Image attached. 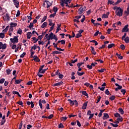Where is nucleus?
<instances>
[{
	"label": "nucleus",
	"mask_w": 129,
	"mask_h": 129,
	"mask_svg": "<svg viewBox=\"0 0 129 129\" xmlns=\"http://www.w3.org/2000/svg\"><path fill=\"white\" fill-rule=\"evenodd\" d=\"M18 37L19 36H14V38H11L10 40L11 43L13 44H15L16 43H18Z\"/></svg>",
	"instance_id": "f257e3e1"
},
{
	"label": "nucleus",
	"mask_w": 129,
	"mask_h": 129,
	"mask_svg": "<svg viewBox=\"0 0 129 129\" xmlns=\"http://www.w3.org/2000/svg\"><path fill=\"white\" fill-rule=\"evenodd\" d=\"M7 44L4 43L2 42H0V49L5 50L7 48Z\"/></svg>",
	"instance_id": "f03ea898"
},
{
	"label": "nucleus",
	"mask_w": 129,
	"mask_h": 129,
	"mask_svg": "<svg viewBox=\"0 0 129 129\" xmlns=\"http://www.w3.org/2000/svg\"><path fill=\"white\" fill-rule=\"evenodd\" d=\"M60 3L61 7H64L65 6L64 4H67L69 3V0H60Z\"/></svg>",
	"instance_id": "7ed1b4c3"
},
{
	"label": "nucleus",
	"mask_w": 129,
	"mask_h": 129,
	"mask_svg": "<svg viewBox=\"0 0 129 129\" xmlns=\"http://www.w3.org/2000/svg\"><path fill=\"white\" fill-rule=\"evenodd\" d=\"M119 11H116V15L118 17H121L122 16V13L123 12V10H122L121 8L119 9Z\"/></svg>",
	"instance_id": "20e7f679"
},
{
	"label": "nucleus",
	"mask_w": 129,
	"mask_h": 129,
	"mask_svg": "<svg viewBox=\"0 0 129 129\" xmlns=\"http://www.w3.org/2000/svg\"><path fill=\"white\" fill-rule=\"evenodd\" d=\"M127 32H128V24L125 25L122 29V33Z\"/></svg>",
	"instance_id": "39448f33"
},
{
	"label": "nucleus",
	"mask_w": 129,
	"mask_h": 129,
	"mask_svg": "<svg viewBox=\"0 0 129 129\" xmlns=\"http://www.w3.org/2000/svg\"><path fill=\"white\" fill-rule=\"evenodd\" d=\"M13 4L16 7L17 9H18L19 7V2L17 0H13Z\"/></svg>",
	"instance_id": "423d86ee"
},
{
	"label": "nucleus",
	"mask_w": 129,
	"mask_h": 129,
	"mask_svg": "<svg viewBox=\"0 0 129 129\" xmlns=\"http://www.w3.org/2000/svg\"><path fill=\"white\" fill-rule=\"evenodd\" d=\"M33 27H34V24L32 22L30 23L29 25L27 26V28H29L30 30H35V28Z\"/></svg>",
	"instance_id": "0eeeda50"
},
{
	"label": "nucleus",
	"mask_w": 129,
	"mask_h": 129,
	"mask_svg": "<svg viewBox=\"0 0 129 129\" xmlns=\"http://www.w3.org/2000/svg\"><path fill=\"white\" fill-rule=\"evenodd\" d=\"M32 60L36 61V62H40V59H39V58L38 57L37 55H34V58L32 59Z\"/></svg>",
	"instance_id": "6e6552de"
},
{
	"label": "nucleus",
	"mask_w": 129,
	"mask_h": 129,
	"mask_svg": "<svg viewBox=\"0 0 129 129\" xmlns=\"http://www.w3.org/2000/svg\"><path fill=\"white\" fill-rule=\"evenodd\" d=\"M53 3V2H51V3H50L49 1L48 2H46V8L48 9L50 7H51L52 6V4Z\"/></svg>",
	"instance_id": "1a4fd4ad"
},
{
	"label": "nucleus",
	"mask_w": 129,
	"mask_h": 129,
	"mask_svg": "<svg viewBox=\"0 0 129 129\" xmlns=\"http://www.w3.org/2000/svg\"><path fill=\"white\" fill-rule=\"evenodd\" d=\"M88 103V101H86L85 102H84L82 107V109H83V110L86 109Z\"/></svg>",
	"instance_id": "9d476101"
},
{
	"label": "nucleus",
	"mask_w": 129,
	"mask_h": 129,
	"mask_svg": "<svg viewBox=\"0 0 129 129\" xmlns=\"http://www.w3.org/2000/svg\"><path fill=\"white\" fill-rule=\"evenodd\" d=\"M54 34L52 32H51L49 35V38H47V40H52L54 37Z\"/></svg>",
	"instance_id": "9b49d317"
},
{
	"label": "nucleus",
	"mask_w": 129,
	"mask_h": 129,
	"mask_svg": "<svg viewBox=\"0 0 129 129\" xmlns=\"http://www.w3.org/2000/svg\"><path fill=\"white\" fill-rule=\"evenodd\" d=\"M90 48H91V52L94 55H96L97 54V52L95 51V48L93 46H91L90 47Z\"/></svg>",
	"instance_id": "f8f14e48"
},
{
	"label": "nucleus",
	"mask_w": 129,
	"mask_h": 129,
	"mask_svg": "<svg viewBox=\"0 0 129 129\" xmlns=\"http://www.w3.org/2000/svg\"><path fill=\"white\" fill-rule=\"evenodd\" d=\"M103 114L104 116L102 117L103 119L105 120L106 119L109 118V115H108V114H107V113H104Z\"/></svg>",
	"instance_id": "ddd939ff"
},
{
	"label": "nucleus",
	"mask_w": 129,
	"mask_h": 129,
	"mask_svg": "<svg viewBox=\"0 0 129 129\" xmlns=\"http://www.w3.org/2000/svg\"><path fill=\"white\" fill-rule=\"evenodd\" d=\"M63 84V82L62 81H60L59 82L53 84V87H56V86H60L61 84Z\"/></svg>",
	"instance_id": "4468645a"
},
{
	"label": "nucleus",
	"mask_w": 129,
	"mask_h": 129,
	"mask_svg": "<svg viewBox=\"0 0 129 129\" xmlns=\"http://www.w3.org/2000/svg\"><path fill=\"white\" fill-rule=\"evenodd\" d=\"M32 33L31 32H29L26 34L27 35V38L28 39H30L31 37V36H32Z\"/></svg>",
	"instance_id": "2eb2a0df"
},
{
	"label": "nucleus",
	"mask_w": 129,
	"mask_h": 129,
	"mask_svg": "<svg viewBox=\"0 0 129 129\" xmlns=\"http://www.w3.org/2000/svg\"><path fill=\"white\" fill-rule=\"evenodd\" d=\"M47 25H48V23L46 22H44L42 24V25H41V27L42 28H45L46 27H47Z\"/></svg>",
	"instance_id": "dca6fc26"
},
{
	"label": "nucleus",
	"mask_w": 129,
	"mask_h": 129,
	"mask_svg": "<svg viewBox=\"0 0 129 129\" xmlns=\"http://www.w3.org/2000/svg\"><path fill=\"white\" fill-rule=\"evenodd\" d=\"M82 94L84 95V96H86V97H89V95L86 91H82Z\"/></svg>",
	"instance_id": "f3484780"
},
{
	"label": "nucleus",
	"mask_w": 129,
	"mask_h": 129,
	"mask_svg": "<svg viewBox=\"0 0 129 129\" xmlns=\"http://www.w3.org/2000/svg\"><path fill=\"white\" fill-rule=\"evenodd\" d=\"M10 27H12V28L15 27L17 26V24L16 23L11 22L10 24Z\"/></svg>",
	"instance_id": "a211bd4d"
},
{
	"label": "nucleus",
	"mask_w": 129,
	"mask_h": 129,
	"mask_svg": "<svg viewBox=\"0 0 129 129\" xmlns=\"http://www.w3.org/2000/svg\"><path fill=\"white\" fill-rule=\"evenodd\" d=\"M22 81V79H19V80L15 79V84H21V82Z\"/></svg>",
	"instance_id": "6ab92c4d"
},
{
	"label": "nucleus",
	"mask_w": 129,
	"mask_h": 129,
	"mask_svg": "<svg viewBox=\"0 0 129 129\" xmlns=\"http://www.w3.org/2000/svg\"><path fill=\"white\" fill-rule=\"evenodd\" d=\"M115 85L116 87H117V89H118V90H120V89H122V86L120 85H119V84H118V83H115Z\"/></svg>",
	"instance_id": "aec40b11"
},
{
	"label": "nucleus",
	"mask_w": 129,
	"mask_h": 129,
	"mask_svg": "<svg viewBox=\"0 0 129 129\" xmlns=\"http://www.w3.org/2000/svg\"><path fill=\"white\" fill-rule=\"evenodd\" d=\"M107 4L113 6L114 5V2L112 0H108Z\"/></svg>",
	"instance_id": "412c9836"
},
{
	"label": "nucleus",
	"mask_w": 129,
	"mask_h": 129,
	"mask_svg": "<svg viewBox=\"0 0 129 129\" xmlns=\"http://www.w3.org/2000/svg\"><path fill=\"white\" fill-rule=\"evenodd\" d=\"M39 106L41 109H43V105L42 104V100L41 99H39Z\"/></svg>",
	"instance_id": "4be33fe9"
},
{
	"label": "nucleus",
	"mask_w": 129,
	"mask_h": 129,
	"mask_svg": "<svg viewBox=\"0 0 129 129\" xmlns=\"http://www.w3.org/2000/svg\"><path fill=\"white\" fill-rule=\"evenodd\" d=\"M32 39L34 41V43H36L39 40V39L36 38V37H33Z\"/></svg>",
	"instance_id": "5701e85b"
},
{
	"label": "nucleus",
	"mask_w": 129,
	"mask_h": 129,
	"mask_svg": "<svg viewBox=\"0 0 129 129\" xmlns=\"http://www.w3.org/2000/svg\"><path fill=\"white\" fill-rule=\"evenodd\" d=\"M68 101L69 102L71 105L73 106L75 105L74 101H73L72 99H68Z\"/></svg>",
	"instance_id": "b1692460"
},
{
	"label": "nucleus",
	"mask_w": 129,
	"mask_h": 129,
	"mask_svg": "<svg viewBox=\"0 0 129 129\" xmlns=\"http://www.w3.org/2000/svg\"><path fill=\"white\" fill-rule=\"evenodd\" d=\"M106 71V69H103V68L101 69L100 70L99 69L97 70V71L101 73H104Z\"/></svg>",
	"instance_id": "393cba45"
},
{
	"label": "nucleus",
	"mask_w": 129,
	"mask_h": 129,
	"mask_svg": "<svg viewBox=\"0 0 129 129\" xmlns=\"http://www.w3.org/2000/svg\"><path fill=\"white\" fill-rule=\"evenodd\" d=\"M90 42L93 43L95 44V46H97L98 45V42L95 40H92L90 41Z\"/></svg>",
	"instance_id": "a878e982"
},
{
	"label": "nucleus",
	"mask_w": 129,
	"mask_h": 129,
	"mask_svg": "<svg viewBox=\"0 0 129 129\" xmlns=\"http://www.w3.org/2000/svg\"><path fill=\"white\" fill-rule=\"evenodd\" d=\"M78 12L79 13V15H82L84 12L83 11V9L82 8H80L78 11Z\"/></svg>",
	"instance_id": "bb28decb"
},
{
	"label": "nucleus",
	"mask_w": 129,
	"mask_h": 129,
	"mask_svg": "<svg viewBox=\"0 0 129 129\" xmlns=\"http://www.w3.org/2000/svg\"><path fill=\"white\" fill-rule=\"evenodd\" d=\"M77 73L79 76H82L83 75H84L85 74V72H80L79 71H77Z\"/></svg>",
	"instance_id": "cd10ccee"
},
{
	"label": "nucleus",
	"mask_w": 129,
	"mask_h": 129,
	"mask_svg": "<svg viewBox=\"0 0 129 129\" xmlns=\"http://www.w3.org/2000/svg\"><path fill=\"white\" fill-rule=\"evenodd\" d=\"M115 44H114V43H112V44H109L108 45V46H107V48H108V49H110V48H112L113 47H114V46H115Z\"/></svg>",
	"instance_id": "c85d7f7f"
},
{
	"label": "nucleus",
	"mask_w": 129,
	"mask_h": 129,
	"mask_svg": "<svg viewBox=\"0 0 129 129\" xmlns=\"http://www.w3.org/2000/svg\"><path fill=\"white\" fill-rule=\"evenodd\" d=\"M122 0H117V2H115L114 4H113V6H115L116 5H119L120 3H121Z\"/></svg>",
	"instance_id": "c756f323"
},
{
	"label": "nucleus",
	"mask_w": 129,
	"mask_h": 129,
	"mask_svg": "<svg viewBox=\"0 0 129 129\" xmlns=\"http://www.w3.org/2000/svg\"><path fill=\"white\" fill-rule=\"evenodd\" d=\"M16 104L21 105L22 107H24L23 102L22 101H19L16 102Z\"/></svg>",
	"instance_id": "7c9ffc66"
},
{
	"label": "nucleus",
	"mask_w": 129,
	"mask_h": 129,
	"mask_svg": "<svg viewBox=\"0 0 129 129\" xmlns=\"http://www.w3.org/2000/svg\"><path fill=\"white\" fill-rule=\"evenodd\" d=\"M10 28V26H7L3 30V32H4V33H6L9 29Z\"/></svg>",
	"instance_id": "2f4dec72"
},
{
	"label": "nucleus",
	"mask_w": 129,
	"mask_h": 129,
	"mask_svg": "<svg viewBox=\"0 0 129 129\" xmlns=\"http://www.w3.org/2000/svg\"><path fill=\"white\" fill-rule=\"evenodd\" d=\"M48 70V68L42 69L40 72H38L40 74H45V72Z\"/></svg>",
	"instance_id": "473e14b6"
},
{
	"label": "nucleus",
	"mask_w": 129,
	"mask_h": 129,
	"mask_svg": "<svg viewBox=\"0 0 129 129\" xmlns=\"http://www.w3.org/2000/svg\"><path fill=\"white\" fill-rule=\"evenodd\" d=\"M124 41L126 43L128 44L129 43V37H128V36H126V38L124 39Z\"/></svg>",
	"instance_id": "72a5a7b5"
},
{
	"label": "nucleus",
	"mask_w": 129,
	"mask_h": 129,
	"mask_svg": "<svg viewBox=\"0 0 129 129\" xmlns=\"http://www.w3.org/2000/svg\"><path fill=\"white\" fill-rule=\"evenodd\" d=\"M47 19V17L46 16H44L42 20H41V23H42L44 21H45Z\"/></svg>",
	"instance_id": "f704fd0d"
},
{
	"label": "nucleus",
	"mask_w": 129,
	"mask_h": 129,
	"mask_svg": "<svg viewBox=\"0 0 129 129\" xmlns=\"http://www.w3.org/2000/svg\"><path fill=\"white\" fill-rule=\"evenodd\" d=\"M6 17L7 18V20L8 21H10V17L9 16V13H7L6 14Z\"/></svg>",
	"instance_id": "c9c22d12"
},
{
	"label": "nucleus",
	"mask_w": 129,
	"mask_h": 129,
	"mask_svg": "<svg viewBox=\"0 0 129 129\" xmlns=\"http://www.w3.org/2000/svg\"><path fill=\"white\" fill-rule=\"evenodd\" d=\"M54 27H55V24H52L51 27H50L49 32H50L51 31H52L53 30V29L54 28Z\"/></svg>",
	"instance_id": "e433bc0d"
},
{
	"label": "nucleus",
	"mask_w": 129,
	"mask_h": 129,
	"mask_svg": "<svg viewBox=\"0 0 129 129\" xmlns=\"http://www.w3.org/2000/svg\"><path fill=\"white\" fill-rule=\"evenodd\" d=\"M22 30L21 28H19L17 32V34H18L19 35H21L22 33Z\"/></svg>",
	"instance_id": "4c0bfd02"
},
{
	"label": "nucleus",
	"mask_w": 129,
	"mask_h": 129,
	"mask_svg": "<svg viewBox=\"0 0 129 129\" xmlns=\"http://www.w3.org/2000/svg\"><path fill=\"white\" fill-rule=\"evenodd\" d=\"M52 10L54 13H57L58 11V8L56 7L55 6L53 7Z\"/></svg>",
	"instance_id": "58836bf2"
},
{
	"label": "nucleus",
	"mask_w": 129,
	"mask_h": 129,
	"mask_svg": "<svg viewBox=\"0 0 129 129\" xmlns=\"http://www.w3.org/2000/svg\"><path fill=\"white\" fill-rule=\"evenodd\" d=\"M115 99V95H111L110 97H109V99L111 101H113Z\"/></svg>",
	"instance_id": "ea45409f"
},
{
	"label": "nucleus",
	"mask_w": 129,
	"mask_h": 129,
	"mask_svg": "<svg viewBox=\"0 0 129 129\" xmlns=\"http://www.w3.org/2000/svg\"><path fill=\"white\" fill-rule=\"evenodd\" d=\"M105 94L107 95H110L111 94L110 92L109 91L108 89H107L105 91Z\"/></svg>",
	"instance_id": "a19ab883"
},
{
	"label": "nucleus",
	"mask_w": 129,
	"mask_h": 129,
	"mask_svg": "<svg viewBox=\"0 0 129 129\" xmlns=\"http://www.w3.org/2000/svg\"><path fill=\"white\" fill-rule=\"evenodd\" d=\"M118 110L121 114H123L124 113V111H123V110H122L121 108H119L118 109Z\"/></svg>",
	"instance_id": "79ce46f5"
},
{
	"label": "nucleus",
	"mask_w": 129,
	"mask_h": 129,
	"mask_svg": "<svg viewBox=\"0 0 129 129\" xmlns=\"http://www.w3.org/2000/svg\"><path fill=\"white\" fill-rule=\"evenodd\" d=\"M116 56H117V57L118 58V59L121 60L122 59V56L120 55V54H118V53H116Z\"/></svg>",
	"instance_id": "37998d69"
},
{
	"label": "nucleus",
	"mask_w": 129,
	"mask_h": 129,
	"mask_svg": "<svg viewBox=\"0 0 129 129\" xmlns=\"http://www.w3.org/2000/svg\"><path fill=\"white\" fill-rule=\"evenodd\" d=\"M58 77L60 79H62L64 77L63 75L61 74L60 73H58Z\"/></svg>",
	"instance_id": "c03bdc74"
},
{
	"label": "nucleus",
	"mask_w": 129,
	"mask_h": 129,
	"mask_svg": "<svg viewBox=\"0 0 129 129\" xmlns=\"http://www.w3.org/2000/svg\"><path fill=\"white\" fill-rule=\"evenodd\" d=\"M12 71V70H10V69H7L6 72H7V75H10Z\"/></svg>",
	"instance_id": "a18cd8bd"
},
{
	"label": "nucleus",
	"mask_w": 129,
	"mask_h": 129,
	"mask_svg": "<svg viewBox=\"0 0 129 129\" xmlns=\"http://www.w3.org/2000/svg\"><path fill=\"white\" fill-rule=\"evenodd\" d=\"M44 67H45L44 64L41 66L39 69L38 72H41V71H42V70H43V69Z\"/></svg>",
	"instance_id": "49530a36"
},
{
	"label": "nucleus",
	"mask_w": 129,
	"mask_h": 129,
	"mask_svg": "<svg viewBox=\"0 0 129 129\" xmlns=\"http://www.w3.org/2000/svg\"><path fill=\"white\" fill-rule=\"evenodd\" d=\"M116 120H118L119 122H122V120H123L122 117L121 116L119 117V118H117Z\"/></svg>",
	"instance_id": "de8ad7c7"
},
{
	"label": "nucleus",
	"mask_w": 129,
	"mask_h": 129,
	"mask_svg": "<svg viewBox=\"0 0 129 129\" xmlns=\"http://www.w3.org/2000/svg\"><path fill=\"white\" fill-rule=\"evenodd\" d=\"M5 37V34L4 33H0V38L3 39Z\"/></svg>",
	"instance_id": "09e8293b"
},
{
	"label": "nucleus",
	"mask_w": 129,
	"mask_h": 129,
	"mask_svg": "<svg viewBox=\"0 0 129 129\" xmlns=\"http://www.w3.org/2000/svg\"><path fill=\"white\" fill-rule=\"evenodd\" d=\"M82 36V35L80 34L79 33L76 35V38H79Z\"/></svg>",
	"instance_id": "8fccbe9b"
},
{
	"label": "nucleus",
	"mask_w": 129,
	"mask_h": 129,
	"mask_svg": "<svg viewBox=\"0 0 129 129\" xmlns=\"http://www.w3.org/2000/svg\"><path fill=\"white\" fill-rule=\"evenodd\" d=\"M120 91L123 95H124L125 94V93L126 92L125 89H121Z\"/></svg>",
	"instance_id": "3c124183"
},
{
	"label": "nucleus",
	"mask_w": 129,
	"mask_h": 129,
	"mask_svg": "<svg viewBox=\"0 0 129 129\" xmlns=\"http://www.w3.org/2000/svg\"><path fill=\"white\" fill-rule=\"evenodd\" d=\"M98 89H99L100 91H104L105 90V87H98Z\"/></svg>",
	"instance_id": "603ef678"
},
{
	"label": "nucleus",
	"mask_w": 129,
	"mask_h": 129,
	"mask_svg": "<svg viewBox=\"0 0 129 129\" xmlns=\"http://www.w3.org/2000/svg\"><path fill=\"white\" fill-rule=\"evenodd\" d=\"M108 18V16L107 15H106L105 14H103L102 16V19H106Z\"/></svg>",
	"instance_id": "864d4df0"
},
{
	"label": "nucleus",
	"mask_w": 129,
	"mask_h": 129,
	"mask_svg": "<svg viewBox=\"0 0 129 129\" xmlns=\"http://www.w3.org/2000/svg\"><path fill=\"white\" fill-rule=\"evenodd\" d=\"M58 128H64V126L62 124V123H60L58 125Z\"/></svg>",
	"instance_id": "5fc2aeb1"
},
{
	"label": "nucleus",
	"mask_w": 129,
	"mask_h": 129,
	"mask_svg": "<svg viewBox=\"0 0 129 129\" xmlns=\"http://www.w3.org/2000/svg\"><path fill=\"white\" fill-rule=\"evenodd\" d=\"M26 53L24 52H23L22 54H21V55H20V58H24V57L26 55Z\"/></svg>",
	"instance_id": "6e6d98bb"
},
{
	"label": "nucleus",
	"mask_w": 129,
	"mask_h": 129,
	"mask_svg": "<svg viewBox=\"0 0 129 129\" xmlns=\"http://www.w3.org/2000/svg\"><path fill=\"white\" fill-rule=\"evenodd\" d=\"M120 114H119V113H115V114H114L115 117H120Z\"/></svg>",
	"instance_id": "4d7b16f0"
},
{
	"label": "nucleus",
	"mask_w": 129,
	"mask_h": 129,
	"mask_svg": "<svg viewBox=\"0 0 129 129\" xmlns=\"http://www.w3.org/2000/svg\"><path fill=\"white\" fill-rule=\"evenodd\" d=\"M54 117V115L53 114H51L47 117V118L49 119H51Z\"/></svg>",
	"instance_id": "13d9d810"
},
{
	"label": "nucleus",
	"mask_w": 129,
	"mask_h": 129,
	"mask_svg": "<svg viewBox=\"0 0 129 129\" xmlns=\"http://www.w3.org/2000/svg\"><path fill=\"white\" fill-rule=\"evenodd\" d=\"M84 64V62H78V63H77V67H81V66H82V64Z\"/></svg>",
	"instance_id": "bf43d9fd"
},
{
	"label": "nucleus",
	"mask_w": 129,
	"mask_h": 129,
	"mask_svg": "<svg viewBox=\"0 0 129 129\" xmlns=\"http://www.w3.org/2000/svg\"><path fill=\"white\" fill-rule=\"evenodd\" d=\"M99 34V30H97L94 34V37H96Z\"/></svg>",
	"instance_id": "052dcab7"
},
{
	"label": "nucleus",
	"mask_w": 129,
	"mask_h": 129,
	"mask_svg": "<svg viewBox=\"0 0 129 129\" xmlns=\"http://www.w3.org/2000/svg\"><path fill=\"white\" fill-rule=\"evenodd\" d=\"M120 48L123 50L125 49V46H124L123 44H121L120 46Z\"/></svg>",
	"instance_id": "680f3d73"
},
{
	"label": "nucleus",
	"mask_w": 129,
	"mask_h": 129,
	"mask_svg": "<svg viewBox=\"0 0 129 129\" xmlns=\"http://www.w3.org/2000/svg\"><path fill=\"white\" fill-rule=\"evenodd\" d=\"M43 35H41L38 36V40L39 39L40 41H41L42 39H43Z\"/></svg>",
	"instance_id": "e2e57ef3"
},
{
	"label": "nucleus",
	"mask_w": 129,
	"mask_h": 129,
	"mask_svg": "<svg viewBox=\"0 0 129 129\" xmlns=\"http://www.w3.org/2000/svg\"><path fill=\"white\" fill-rule=\"evenodd\" d=\"M5 81V79L2 78L0 79V84H3Z\"/></svg>",
	"instance_id": "0e129e2a"
},
{
	"label": "nucleus",
	"mask_w": 129,
	"mask_h": 129,
	"mask_svg": "<svg viewBox=\"0 0 129 129\" xmlns=\"http://www.w3.org/2000/svg\"><path fill=\"white\" fill-rule=\"evenodd\" d=\"M14 31V28L13 27H12V26H10V28H9V32H13Z\"/></svg>",
	"instance_id": "69168bd1"
},
{
	"label": "nucleus",
	"mask_w": 129,
	"mask_h": 129,
	"mask_svg": "<svg viewBox=\"0 0 129 129\" xmlns=\"http://www.w3.org/2000/svg\"><path fill=\"white\" fill-rule=\"evenodd\" d=\"M78 61V58L75 59V60H71V63H75Z\"/></svg>",
	"instance_id": "338daca9"
},
{
	"label": "nucleus",
	"mask_w": 129,
	"mask_h": 129,
	"mask_svg": "<svg viewBox=\"0 0 129 129\" xmlns=\"http://www.w3.org/2000/svg\"><path fill=\"white\" fill-rule=\"evenodd\" d=\"M6 120H2L1 122V125H3L4 123L6 122Z\"/></svg>",
	"instance_id": "774afa93"
}]
</instances>
